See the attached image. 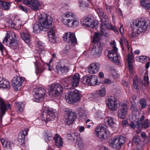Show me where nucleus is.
I'll use <instances>...</instances> for the list:
<instances>
[{
    "label": "nucleus",
    "instance_id": "nucleus-16",
    "mask_svg": "<svg viewBox=\"0 0 150 150\" xmlns=\"http://www.w3.org/2000/svg\"><path fill=\"white\" fill-rule=\"evenodd\" d=\"M63 38L64 40L71 44H75L77 41L74 34L71 32H67L64 34Z\"/></svg>",
    "mask_w": 150,
    "mask_h": 150
},
{
    "label": "nucleus",
    "instance_id": "nucleus-26",
    "mask_svg": "<svg viewBox=\"0 0 150 150\" xmlns=\"http://www.w3.org/2000/svg\"><path fill=\"white\" fill-rule=\"evenodd\" d=\"M71 79L70 80V83L72 84L74 87L78 86L79 84V82L80 79L79 74L76 73L74 74L72 78L71 77Z\"/></svg>",
    "mask_w": 150,
    "mask_h": 150
},
{
    "label": "nucleus",
    "instance_id": "nucleus-8",
    "mask_svg": "<svg viewBox=\"0 0 150 150\" xmlns=\"http://www.w3.org/2000/svg\"><path fill=\"white\" fill-rule=\"evenodd\" d=\"M125 139L122 136H116L113 139L109 141L110 146L111 147L119 149L125 142Z\"/></svg>",
    "mask_w": 150,
    "mask_h": 150
},
{
    "label": "nucleus",
    "instance_id": "nucleus-18",
    "mask_svg": "<svg viewBox=\"0 0 150 150\" xmlns=\"http://www.w3.org/2000/svg\"><path fill=\"white\" fill-rule=\"evenodd\" d=\"M96 134L101 139H103L107 137L106 131L105 128L104 127H97L95 129Z\"/></svg>",
    "mask_w": 150,
    "mask_h": 150
},
{
    "label": "nucleus",
    "instance_id": "nucleus-33",
    "mask_svg": "<svg viewBox=\"0 0 150 150\" xmlns=\"http://www.w3.org/2000/svg\"><path fill=\"white\" fill-rule=\"evenodd\" d=\"M10 86V83L7 80L4 79L3 77H0V88H8Z\"/></svg>",
    "mask_w": 150,
    "mask_h": 150
},
{
    "label": "nucleus",
    "instance_id": "nucleus-31",
    "mask_svg": "<svg viewBox=\"0 0 150 150\" xmlns=\"http://www.w3.org/2000/svg\"><path fill=\"white\" fill-rule=\"evenodd\" d=\"M127 60L128 62V65L129 69L132 70L133 68L132 62L134 61V57L133 54H129L127 56Z\"/></svg>",
    "mask_w": 150,
    "mask_h": 150
},
{
    "label": "nucleus",
    "instance_id": "nucleus-45",
    "mask_svg": "<svg viewBox=\"0 0 150 150\" xmlns=\"http://www.w3.org/2000/svg\"><path fill=\"white\" fill-rule=\"evenodd\" d=\"M101 38L100 35L97 33H95L93 38V42L95 43L96 42H99V41Z\"/></svg>",
    "mask_w": 150,
    "mask_h": 150
},
{
    "label": "nucleus",
    "instance_id": "nucleus-36",
    "mask_svg": "<svg viewBox=\"0 0 150 150\" xmlns=\"http://www.w3.org/2000/svg\"><path fill=\"white\" fill-rule=\"evenodd\" d=\"M45 64H39L36 68L35 73L37 74L42 73L45 69Z\"/></svg>",
    "mask_w": 150,
    "mask_h": 150
},
{
    "label": "nucleus",
    "instance_id": "nucleus-3",
    "mask_svg": "<svg viewBox=\"0 0 150 150\" xmlns=\"http://www.w3.org/2000/svg\"><path fill=\"white\" fill-rule=\"evenodd\" d=\"M148 20L144 18H139L134 21L133 23L132 27L135 31L137 30L139 33L145 31L148 28Z\"/></svg>",
    "mask_w": 150,
    "mask_h": 150
},
{
    "label": "nucleus",
    "instance_id": "nucleus-35",
    "mask_svg": "<svg viewBox=\"0 0 150 150\" xmlns=\"http://www.w3.org/2000/svg\"><path fill=\"white\" fill-rule=\"evenodd\" d=\"M141 6L148 10H150V0H140Z\"/></svg>",
    "mask_w": 150,
    "mask_h": 150
},
{
    "label": "nucleus",
    "instance_id": "nucleus-27",
    "mask_svg": "<svg viewBox=\"0 0 150 150\" xmlns=\"http://www.w3.org/2000/svg\"><path fill=\"white\" fill-rule=\"evenodd\" d=\"M104 122L110 127H115L116 126V120L112 117H106L104 119Z\"/></svg>",
    "mask_w": 150,
    "mask_h": 150
},
{
    "label": "nucleus",
    "instance_id": "nucleus-12",
    "mask_svg": "<svg viewBox=\"0 0 150 150\" xmlns=\"http://www.w3.org/2000/svg\"><path fill=\"white\" fill-rule=\"evenodd\" d=\"M35 93L33 100L37 102H40L42 101L45 93V90L42 88H35L34 90Z\"/></svg>",
    "mask_w": 150,
    "mask_h": 150
},
{
    "label": "nucleus",
    "instance_id": "nucleus-21",
    "mask_svg": "<svg viewBox=\"0 0 150 150\" xmlns=\"http://www.w3.org/2000/svg\"><path fill=\"white\" fill-rule=\"evenodd\" d=\"M128 107L126 103H123L121 105L120 109L118 112V116L120 118H124L125 117L127 111Z\"/></svg>",
    "mask_w": 150,
    "mask_h": 150
},
{
    "label": "nucleus",
    "instance_id": "nucleus-54",
    "mask_svg": "<svg viewBox=\"0 0 150 150\" xmlns=\"http://www.w3.org/2000/svg\"><path fill=\"white\" fill-rule=\"evenodd\" d=\"M132 105L130 106V109L133 112H136L138 111V110L137 108L135 106L134 104V102H133V104L132 102Z\"/></svg>",
    "mask_w": 150,
    "mask_h": 150
},
{
    "label": "nucleus",
    "instance_id": "nucleus-47",
    "mask_svg": "<svg viewBox=\"0 0 150 150\" xmlns=\"http://www.w3.org/2000/svg\"><path fill=\"white\" fill-rule=\"evenodd\" d=\"M138 79L137 78V76L135 75L133 79V87L134 88L136 89H137L138 88Z\"/></svg>",
    "mask_w": 150,
    "mask_h": 150
},
{
    "label": "nucleus",
    "instance_id": "nucleus-58",
    "mask_svg": "<svg viewBox=\"0 0 150 150\" xmlns=\"http://www.w3.org/2000/svg\"><path fill=\"white\" fill-rule=\"evenodd\" d=\"M140 136L142 138L145 139L147 137L145 133L144 132H142L140 133Z\"/></svg>",
    "mask_w": 150,
    "mask_h": 150
},
{
    "label": "nucleus",
    "instance_id": "nucleus-59",
    "mask_svg": "<svg viewBox=\"0 0 150 150\" xmlns=\"http://www.w3.org/2000/svg\"><path fill=\"white\" fill-rule=\"evenodd\" d=\"M150 59V58L149 57H145L144 59V60H142L139 61L141 62L142 63H145L146 62H147V61L148 60H149Z\"/></svg>",
    "mask_w": 150,
    "mask_h": 150
},
{
    "label": "nucleus",
    "instance_id": "nucleus-49",
    "mask_svg": "<svg viewBox=\"0 0 150 150\" xmlns=\"http://www.w3.org/2000/svg\"><path fill=\"white\" fill-rule=\"evenodd\" d=\"M132 32L131 34V36L132 37V38L133 39V38H134L135 37L136 35L140 33H139L137 30V31H135L134 30V28L133 27H132Z\"/></svg>",
    "mask_w": 150,
    "mask_h": 150
},
{
    "label": "nucleus",
    "instance_id": "nucleus-53",
    "mask_svg": "<svg viewBox=\"0 0 150 150\" xmlns=\"http://www.w3.org/2000/svg\"><path fill=\"white\" fill-rule=\"evenodd\" d=\"M140 137L137 136H135L133 139V142L134 143H138L140 141Z\"/></svg>",
    "mask_w": 150,
    "mask_h": 150
},
{
    "label": "nucleus",
    "instance_id": "nucleus-37",
    "mask_svg": "<svg viewBox=\"0 0 150 150\" xmlns=\"http://www.w3.org/2000/svg\"><path fill=\"white\" fill-rule=\"evenodd\" d=\"M71 79V77H68L62 79L61 80V82L65 87H67L70 84V80Z\"/></svg>",
    "mask_w": 150,
    "mask_h": 150
},
{
    "label": "nucleus",
    "instance_id": "nucleus-9",
    "mask_svg": "<svg viewBox=\"0 0 150 150\" xmlns=\"http://www.w3.org/2000/svg\"><path fill=\"white\" fill-rule=\"evenodd\" d=\"M3 42L11 47H16L18 45V41L16 40L15 33L12 32L7 34Z\"/></svg>",
    "mask_w": 150,
    "mask_h": 150
},
{
    "label": "nucleus",
    "instance_id": "nucleus-7",
    "mask_svg": "<svg viewBox=\"0 0 150 150\" xmlns=\"http://www.w3.org/2000/svg\"><path fill=\"white\" fill-rule=\"evenodd\" d=\"M41 117L46 123L55 118L57 115V112L55 110L52 109H48L47 110H42Z\"/></svg>",
    "mask_w": 150,
    "mask_h": 150
},
{
    "label": "nucleus",
    "instance_id": "nucleus-48",
    "mask_svg": "<svg viewBox=\"0 0 150 150\" xmlns=\"http://www.w3.org/2000/svg\"><path fill=\"white\" fill-rule=\"evenodd\" d=\"M81 10L83 11H86L89 8L88 3H86L85 4H79Z\"/></svg>",
    "mask_w": 150,
    "mask_h": 150
},
{
    "label": "nucleus",
    "instance_id": "nucleus-60",
    "mask_svg": "<svg viewBox=\"0 0 150 150\" xmlns=\"http://www.w3.org/2000/svg\"><path fill=\"white\" fill-rule=\"evenodd\" d=\"M79 4H85L86 3H88V0H78Z\"/></svg>",
    "mask_w": 150,
    "mask_h": 150
},
{
    "label": "nucleus",
    "instance_id": "nucleus-43",
    "mask_svg": "<svg viewBox=\"0 0 150 150\" xmlns=\"http://www.w3.org/2000/svg\"><path fill=\"white\" fill-rule=\"evenodd\" d=\"M52 137V134L50 132L47 131L45 133L44 136L45 139L47 141V140L48 141L51 140Z\"/></svg>",
    "mask_w": 150,
    "mask_h": 150
},
{
    "label": "nucleus",
    "instance_id": "nucleus-22",
    "mask_svg": "<svg viewBox=\"0 0 150 150\" xmlns=\"http://www.w3.org/2000/svg\"><path fill=\"white\" fill-rule=\"evenodd\" d=\"M100 65L98 63L91 64L88 69V72L91 74H95L99 71Z\"/></svg>",
    "mask_w": 150,
    "mask_h": 150
},
{
    "label": "nucleus",
    "instance_id": "nucleus-61",
    "mask_svg": "<svg viewBox=\"0 0 150 150\" xmlns=\"http://www.w3.org/2000/svg\"><path fill=\"white\" fill-rule=\"evenodd\" d=\"M79 4H85L86 3H88V0H78Z\"/></svg>",
    "mask_w": 150,
    "mask_h": 150
},
{
    "label": "nucleus",
    "instance_id": "nucleus-1",
    "mask_svg": "<svg viewBox=\"0 0 150 150\" xmlns=\"http://www.w3.org/2000/svg\"><path fill=\"white\" fill-rule=\"evenodd\" d=\"M95 10L98 15L100 18H101V23L100 26V31L103 33V31L106 29L111 28V23L106 13L104 12L103 9L99 6H96L95 8Z\"/></svg>",
    "mask_w": 150,
    "mask_h": 150
},
{
    "label": "nucleus",
    "instance_id": "nucleus-57",
    "mask_svg": "<svg viewBox=\"0 0 150 150\" xmlns=\"http://www.w3.org/2000/svg\"><path fill=\"white\" fill-rule=\"evenodd\" d=\"M0 50L2 54H3L5 50L4 47L1 42H0Z\"/></svg>",
    "mask_w": 150,
    "mask_h": 150
},
{
    "label": "nucleus",
    "instance_id": "nucleus-19",
    "mask_svg": "<svg viewBox=\"0 0 150 150\" xmlns=\"http://www.w3.org/2000/svg\"><path fill=\"white\" fill-rule=\"evenodd\" d=\"M10 107L9 104L6 103L4 99L0 97V111L1 118L5 114L7 110L10 109Z\"/></svg>",
    "mask_w": 150,
    "mask_h": 150
},
{
    "label": "nucleus",
    "instance_id": "nucleus-30",
    "mask_svg": "<svg viewBox=\"0 0 150 150\" xmlns=\"http://www.w3.org/2000/svg\"><path fill=\"white\" fill-rule=\"evenodd\" d=\"M150 125L148 122V119H145L143 122L138 121L137 122V126L140 128L146 129L148 128Z\"/></svg>",
    "mask_w": 150,
    "mask_h": 150
},
{
    "label": "nucleus",
    "instance_id": "nucleus-56",
    "mask_svg": "<svg viewBox=\"0 0 150 150\" xmlns=\"http://www.w3.org/2000/svg\"><path fill=\"white\" fill-rule=\"evenodd\" d=\"M19 7L20 9L25 12H27L28 11V10H27L26 7H24L22 5H20L19 6Z\"/></svg>",
    "mask_w": 150,
    "mask_h": 150
},
{
    "label": "nucleus",
    "instance_id": "nucleus-41",
    "mask_svg": "<svg viewBox=\"0 0 150 150\" xmlns=\"http://www.w3.org/2000/svg\"><path fill=\"white\" fill-rule=\"evenodd\" d=\"M76 134V133L75 132L68 134H67V137L68 139L74 141L75 139H76L79 137Z\"/></svg>",
    "mask_w": 150,
    "mask_h": 150
},
{
    "label": "nucleus",
    "instance_id": "nucleus-4",
    "mask_svg": "<svg viewBox=\"0 0 150 150\" xmlns=\"http://www.w3.org/2000/svg\"><path fill=\"white\" fill-rule=\"evenodd\" d=\"M81 96L79 91L76 90L69 91L66 93L65 99L69 104H72L79 101Z\"/></svg>",
    "mask_w": 150,
    "mask_h": 150
},
{
    "label": "nucleus",
    "instance_id": "nucleus-17",
    "mask_svg": "<svg viewBox=\"0 0 150 150\" xmlns=\"http://www.w3.org/2000/svg\"><path fill=\"white\" fill-rule=\"evenodd\" d=\"M81 23L83 26L91 28H93L96 24L91 18L88 17L82 18Z\"/></svg>",
    "mask_w": 150,
    "mask_h": 150
},
{
    "label": "nucleus",
    "instance_id": "nucleus-55",
    "mask_svg": "<svg viewBox=\"0 0 150 150\" xmlns=\"http://www.w3.org/2000/svg\"><path fill=\"white\" fill-rule=\"evenodd\" d=\"M44 44L41 42H38L37 43V47L41 49H42L43 48Z\"/></svg>",
    "mask_w": 150,
    "mask_h": 150
},
{
    "label": "nucleus",
    "instance_id": "nucleus-14",
    "mask_svg": "<svg viewBox=\"0 0 150 150\" xmlns=\"http://www.w3.org/2000/svg\"><path fill=\"white\" fill-rule=\"evenodd\" d=\"M103 45L100 42H95L91 51V54L96 57H99L102 52Z\"/></svg>",
    "mask_w": 150,
    "mask_h": 150
},
{
    "label": "nucleus",
    "instance_id": "nucleus-64",
    "mask_svg": "<svg viewBox=\"0 0 150 150\" xmlns=\"http://www.w3.org/2000/svg\"><path fill=\"white\" fill-rule=\"evenodd\" d=\"M122 83L124 86L127 87L128 86L129 84L128 82L125 81L124 80H122Z\"/></svg>",
    "mask_w": 150,
    "mask_h": 150
},
{
    "label": "nucleus",
    "instance_id": "nucleus-29",
    "mask_svg": "<svg viewBox=\"0 0 150 150\" xmlns=\"http://www.w3.org/2000/svg\"><path fill=\"white\" fill-rule=\"evenodd\" d=\"M22 39L26 43H29L30 41V36L28 32H23L20 33Z\"/></svg>",
    "mask_w": 150,
    "mask_h": 150
},
{
    "label": "nucleus",
    "instance_id": "nucleus-63",
    "mask_svg": "<svg viewBox=\"0 0 150 150\" xmlns=\"http://www.w3.org/2000/svg\"><path fill=\"white\" fill-rule=\"evenodd\" d=\"M112 75L115 78H117L119 76V75L117 74L116 71L115 70L111 71Z\"/></svg>",
    "mask_w": 150,
    "mask_h": 150
},
{
    "label": "nucleus",
    "instance_id": "nucleus-39",
    "mask_svg": "<svg viewBox=\"0 0 150 150\" xmlns=\"http://www.w3.org/2000/svg\"><path fill=\"white\" fill-rule=\"evenodd\" d=\"M25 104V103L24 102H18L16 103L15 106L19 111L21 112L23 111Z\"/></svg>",
    "mask_w": 150,
    "mask_h": 150
},
{
    "label": "nucleus",
    "instance_id": "nucleus-62",
    "mask_svg": "<svg viewBox=\"0 0 150 150\" xmlns=\"http://www.w3.org/2000/svg\"><path fill=\"white\" fill-rule=\"evenodd\" d=\"M111 81L108 79H104L103 81V83L107 85L110 84L111 83Z\"/></svg>",
    "mask_w": 150,
    "mask_h": 150
},
{
    "label": "nucleus",
    "instance_id": "nucleus-15",
    "mask_svg": "<svg viewBox=\"0 0 150 150\" xmlns=\"http://www.w3.org/2000/svg\"><path fill=\"white\" fill-rule=\"evenodd\" d=\"M23 3L34 11L39 9L40 3L38 0H24Z\"/></svg>",
    "mask_w": 150,
    "mask_h": 150
},
{
    "label": "nucleus",
    "instance_id": "nucleus-2",
    "mask_svg": "<svg viewBox=\"0 0 150 150\" xmlns=\"http://www.w3.org/2000/svg\"><path fill=\"white\" fill-rule=\"evenodd\" d=\"M71 12H66L63 14L62 16V23L69 27L77 25L79 23V20Z\"/></svg>",
    "mask_w": 150,
    "mask_h": 150
},
{
    "label": "nucleus",
    "instance_id": "nucleus-23",
    "mask_svg": "<svg viewBox=\"0 0 150 150\" xmlns=\"http://www.w3.org/2000/svg\"><path fill=\"white\" fill-rule=\"evenodd\" d=\"M28 130V129H25L19 133L18 137V140L21 144L24 143L25 136L27 134Z\"/></svg>",
    "mask_w": 150,
    "mask_h": 150
},
{
    "label": "nucleus",
    "instance_id": "nucleus-13",
    "mask_svg": "<svg viewBox=\"0 0 150 150\" xmlns=\"http://www.w3.org/2000/svg\"><path fill=\"white\" fill-rule=\"evenodd\" d=\"M62 90V87L59 83L52 84L50 88V94L57 97L61 94Z\"/></svg>",
    "mask_w": 150,
    "mask_h": 150
},
{
    "label": "nucleus",
    "instance_id": "nucleus-52",
    "mask_svg": "<svg viewBox=\"0 0 150 150\" xmlns=\"http://www.w3.org/2000/svg\"><path fill=\"white\" fill-rule=\"evenodd\" d=\"M139 103L141 105V108H144L146 107V103L144 99H140L139 100Z\"/></svg>",
    "mask_w": 150,
    "mask_h": 150
},
{
    "label": "nucleus",
    "instance_id": "nucleus-20",
    "mask_svg": "<svg viewBox=\"0 0 150 150\" xmlns=\"http://www.w3.org/2000/svg\"><path fill=\"white\" fill-rule=\"evenodd\" d=\"M24 80V79L22 77L16 76L13 78L12 84L15 91H18V88L21 86Z\"/></svg>",
    "mask_w": 150,
    "mask_h": 150
},
{
    "label": "nucleus",
    "instance_id": "nucleus-34",
    "mask_svg": "<svg viewBox=\"0 0 150 150\" xmlns=\"http://www.w3.org/2000/svg\"><path fill=\"white\" fill-rule=\"evenodd\" d=\"M53 138L54 139L56 146L58 148L61 147L63 144L62 139L59 135L57 134Z\"/></svg>",
    "mask_w": 150,
    "mask_h": 150
},
{
    "label": "nucleus",
    "instance_id": "nucleus-46",
    "mask_svg": "<svg viewBox=\"0 0 150 150\" xmlns=\"http://www.w3.org/2000/svg\"><path fill=\"white\" fill-rule=\"evenodd\" d=\"M2 145L4 147H6L7 148H10L12 147L13 145V144L9 141H6V142H4V143L2 144Z\"/></svg>",
    "mask_w": 150,
    "mask_h": 150
},
{
    "label": "nucleus",
    "instance_id": "nucleus-32",
    "mask_svg": "<svg viewBox=\"0 0 150 150\" xmlns=\"http://www.w3.org/2000/svg\"><path fill=\"white\" fill-rule=\"evenodd\" d=\"M90 86L98 85L100 82L98 81L97 77L94 75L90 76Z\"/></svg>",
    "mask_w": 150,
    "mask_h": 150
},
{
    "label": "nucleus",
    "instance_id": "nucleus-44",
    "mask_svg": "<svg viewBox=\"0 0 150 150\" xmlns=\"http://www.w3.org/2000/svg\"><path fill=\"white\" fill-rule=\"evenodd\" d=\"M11 3L10 2H4L2 6V8L4 10H8L10 8Z\"/></svg>",
    "mask_w": 150,
    "mask_h": 150
},
{
    "label": "nucleus",
    "instance_id": "nucleus-38",
    "mask_svg": "<svg viewBox=\"0 0 150 150\" xmlns=\"http://www.w3.org/2000/svg\"><path fill=\"white\" fill-rule=\"evenodd\" d=\"M76 144L78 146L80 149H83L84 148V144L83 140L79 137L76 139Z\"/></svg>",
    "mask_w": 150,
    "mask_h": 150
},
{
    "label": "nucleus",
    "instance_id": "nucleus-25",
    "mask_svg": "<svg viewBox=\"0 0 150 150\" xmlns=\"http://www.w3.org/2000/svg\"><path fill=\"white\" fill-rule=\"evenodd\" d=\"M48 35L49 40L50 42L54 43L58 42V40L56 37L55 34L52 28L48 32Z\"/></svg>",
    "mask_w": 150,
    "mask_h": 150
},
{
    "label": "nucleus",
    "instance_id": "nucleus-51",
    "mask_svg": "<svg viewBox=\"0 0 150 150\" xmlns=\"http://www.w3.org/2000/svg\"><path fill=\"white\" fill-rule=\"evenodd\" d=\"M120 43L121 45V47H122L124 45H128V42L127 40L124 38H121L120 41Z\"/></svg>",
    "mask_w": 150,
    "mask_h": 150
},
{
    "label": "nucleus",
    "instance_id": "nucleus-42",
    "mask_svg": "<svg viewBox=\"0 0 150 150\" xmlns=\"http://www.w3.org/2000/svg\"><path fill=\"white\" fill-rule=\"evenodd\" d=\"M90 76H85L83 77L81 80L83 83L86 85L90 86Z\"/></svg>",
    "mask_w": 150,
    "mask_h": 150
},
{
    "label": "nucleus",
    "instance_id": "nucleus-6",
    "mask_svg": "<svg viewBox=\"0 0 150 150\" xmlns=\"http://www.w3.org/2000/svg\"><path fill=\"white\" fill-rule=\"evenodd\" d=\"M110 45L113 47V49L108 52V55L109 59L115 62L118 65L120 64L119 55L117 53L118 49L116 47L115 40L110 43Z\"/></svg>",
    "mask_w": 150,
    "mask_h": 150
},
{
    "label": "nucleus",
    "instance_id": "nucleus-40",
    "mask_svg": "<svg viewBox=\"0 0 150 150\" xmlns=\"http://www.w3.org/2000/svg\"><path fill=\"white\" fill-rule=\"evenodd\" d=\"M87 112L81 109L79 111V115L81 119H85L87 117Z\"/></svg>",
    "mask_w": 150,
    "mask_h": 150
},
{
    "label": "nucleus",
    "instance_id": "nucleus-10",
    "mask_svg": "<svg viewBox=\"0 0 150 150\" xmlns=\"http://www.w3.org/2000/svg\"><path fill=\"white\" fill-rule=\"evenodd\" d=\"M106 101L109 109L113 111L116 110L120 105V102L113 96H108L106 99Z\"/></svg>",
    "mask_w": 150,
    "mask_h": 150
},
{
    "label": "nucleus",
    "instance_id": "nucleus-50",
    "mask_svg": "<svg viewBox=\"0 0 150 150\" xmlns=\"http://www.w3.org/2000/svg\"><path fill=\"white\" fill-rule=\"evenodd\" d=\"M106 90L105 88H103L99 91L98 94L101 97L104 96L106 93Z\"/></svg>",
    "mask_w": 150,
    "mask_h": 150
},
{
    "label": "nucleus",
    "instance_id": "nucleus-24",
    "mask_svg": "<svg viewBox=\"0 0 150 150\" xmlns=\"http://www.w3.org/2000/svg\"><path fill=\"white\" fill-rule=\"evenodd\" d=\"M57 72L60 74H66L69 70V68L66 66L61 65L57 66L56 67Z\"/></svg>",
    "mask_w": 150,
    "mask_h": 150
},
{
    "label": "nucleus",
    "instance_id": "nucleus-28",
    "mask_svg": "<svg viewBox=\"0 0 150 150\" xmlns=\"http://www.w3.org/2000/svg\"><path fill=\"white\" fill-rule=\"evenodd\" d=\"M39 23V21L35 23L33 25V32L35 33H38L41 31H46V30L44 28L42 25Z\"/></svg>",
    "mask_w": 150,
    "mask_h": 150
},
{
    "label": "nucleus",
    "instance_id": "nucleus-5",
    "mask_svg": "<svg viewBox=\"0 0 150 150\" xmlns=\"http://www.w3.org/2000/svg\"><path fill=\"white\" fill-rule=\"evenodd\" d=\"M52 17L45 13L40 14L38 17L39 23L46 30L52 27Z\"/></svg>",
    "mask_w": 150,
    "mask_h": 150
},
{
    "label": "nucleus",
    "instance_id": "nucleus-11",
    "mask_svg": "<svg viewBox=\"0 0 150 150\" xmlns=\"http://www.w3.org/2000/svg\"><path fill=\"white\" fill-rule=\"evenodd\" d=\"M76 114L75 112H72L70 109H66L65 110L64 115V121L65 123L67 125H71L76 118Z\"/></svg>",
    "mask_w": 150,
    "mask_h": 150
}]
</instances>
